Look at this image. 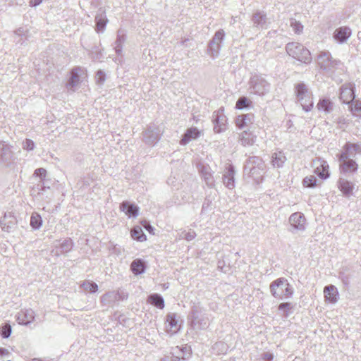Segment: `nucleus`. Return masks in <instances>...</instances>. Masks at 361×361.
Instances as JSON below:
<instances>
[{"label":"nucleus","mask_w":361,"mask_h":361,"mask_svg":"<svg viewBox=\"0 0 361 361\" xmlns=\"http://www.w3.org/2000/svg\"><path fill=\"white\" fill-rule=\"evenodd\" d=\"M273 297L278 299L290 298L293 289L285 278H279L272 281L269 286Z\"/></svg>","instance_id":"nucleus-1"},{"label":"nucleus","mask_w":361,"mask_h":361,"mask_svg":"<svg viewBox=\"0 0 361 361\" xmlns=\"http://www.w3.org/2000/svg\"><path fill=\"white\" fill-rule=\"evenodd\" d=\"M286 51L287 54L306 64H309L312 61V56L310 51L299 42H289L286 45Z\"/></svg>","instance_id":"nucleus-2"},{"label":"nucleus","mask_w":361,"mask_h":361,"mask_svg":"<svg viewBox=\"0 0 361 361\" xmlns=\"http://www.w3.org/2000/svg\"><path fill=\"white\" fill-rule=\"evenodd\" d=\"M295 93L302 109L307 112L311 111L314 105L313 95L307 86L303 82L296 84L295 85Z\"/></svg>","instance_id":"nucleus-3"},{"label":"nucleus","mask_w":361,"mask_h":361,"mask_svg":"<svg viewBox=\"0 0 361 361\" xmlns=\"http://www.w3.org/2000/svg\"><path fill=\"white\" fill-rule=\"evenodd\" d=\"M317 63L320 68L327 73H333L341 63L334 59L329 51H321L317 56Z\"/></svg>","instance_id":"nucleus-4"},{"label":"nucleus","mask_w":361,"mask_h":361,"mask_svg":"<svg viewBox=\"0 0 361 361\" xmlns=\"http://www.w3.org/2000/svg\"><path fill=\"white\" fill-rule=\"evenodd\" d=\"M251 92L258 95H264L270 89V84L259 75H252L249 81Z\"/></svg>","instance_id":"nucleus-5"},{"label":"nucleus","mask_w":361,"mask_h":361,"mask_svg":"<svg viewBox=\"0 0 361 361\" xmlns=\"http://www.w3.org/2000/svg\"><path fill=\"white\" fill-rule=\"evenodd\" d=\"M264 162L259 157L253 156L248 158L244 166V171L250 176L260 175L264 170Z\"/></svg>","instance_id":"nucleus-6"},{"label":"nucleus","mask_w":361,"mask_h":361,"mask_svg":"<svg viewBox=\"0 0 361 361\" xmlns=\"http://www.w3.org/2000/svg\"><path fill=\"white\" fill-rule=\"evenodd\" d=\"M224 37V30L220 29L215 32L212 39L209 42L207 51L213 59L219 56L221 49V43L223 42Z\"/></svg>","instance_id":"nucleus-7"},{"label":"nucleus","mask_w":361,"mask_h":361,"mask_svg":"<svg viewBox=\"0 0 361 361\" xmlns=\"http://www.w3.org/2000/svg\"><path fill=\"white\" fill-rule=\"evenodd\" d=\"M339 161V171L342 175H353L358 170V164L353 159H343L342 157H338Z\"/></svg>","instance_id":"nucleus-8"},{"label":"nucleus","mask_w":361,"mask_h":361,"mask_svg":"<svg viewBox=\"0 0 361 361\" xmlns=\"http://www.w3.org/2000/svg\"><path fill=\"white\" fill-rule=\"evenodd\" d=\"M356 154H361V142L353 143L347 142L343 147L342 151L337 154L343 159H355Z\"/></svg>","instance_id":"nucleus-9"},{"label":"nucleus","mask_w":361,"mask_h":361,"mask_svg":"<svg viewBox=\"0 0 361 361\" xmlns=\"http://www.w3.org/2000/svg\"><path fill=\"white\" fill-rule=\"evenodd\" d=\"M15 159V154L11 146L4 141H0V164L8 166Z\"/></svg>","instance_id":"nucleus-10"},{"label":"nucleus","mask_w":361,"mask_h":361,"mask_svg":"<svg viewBox=\"0 0 361 361\" xmlns=\"http://www.w3.org/2000/svg\"><path fill=\"white\" fill-rule=\"evenodd\" d=\"M355 99V85L352 83H345L340 87V99L348 106Z\"/></svg>","instance_id":"nucleus-11"},{"label":"nucleus","mask_w":361,"mask_h":361,"mask_svg":"<svg viewBox=\"0 0 361 361\" xmlns=\"http://www.w3.org/2000/svg\"><path fill=\"white\" fill-rule=\"evenodd\" d=\"M235 170L231 164H228L223 173L222 182L226 188L233 190L235 186Z\"/></svg>","instance_id":"nucleus-12"},{"label":"nucleus","mask_w":361,"mask_h":361,"mask_svg":"<svg viewBox=\"0 0 361 361\" xmlns=\"http://www.w3.org/2000/svg\"><path fill=\"white\" fill-rule=\"evenodd\" d=\"M223 110L214 111L212 116V121L214 123V131L216 133H221L226 130L227 118L223 114Z\"/></svg>","instance_id":"nucleus-13"},{"label":"nucleus","mask_w":361,"mask_h":361,"mask_svg":"<svg viewBox=\"0 0 361 361\" xmlns=\"http://www.w3.org/2000/svg\"><path fill=\"white\" fill-rule=\"evenodd\" d=\"M160 139V130L155 126H149L143 133V140L149 145H154Z\"/></svg>","instance_id":"nucleus-14"},{"label":"nucleus","mask_w":361,"mask_h":361,"mask_svg":"<svg viewBox=\"0 0 361 361\" xmlns=\"http://www.w3.org/2000/svg\"><path fill=\"white\" fill-rule=\"evenodd\" d=\"M252 21L254 27L258 29H267L271 24V21L267 18V14L262 11H257L253 13Z\"/></svg>","instance_id":"nucleus-15"},{"label":"nucleus","mask_w":361,"mask_h":361,"mask_svg":"<svg viewBox=\"0 0 361 361\" xmlns=\"http://www.w3.org/2000/svg\"><path fill=\"white\" fill-rule=\"evenodd\" d=\"M289 223L293 228L303 231L305 229L306 219L302 213L295 212L290 216Z\"/></svg>","instance_id":"nucleus-16"},{"label":"nucleus","mask_w":361,"mask_h":361,"mask_svg":"<svg viewBox=\"0 0 361 361\" xmlns=\"http://www.w3.org/2000/svg\"><path fill=\"white\" fill-rule=\"evenodd\" d=\"M17 220L11 212L5 213L0 220V226L3 231L11 232L16 226Z\"/></svg>","instance_id":"nucleus-17"},{"label":"nucleus","mask_w":361,"mask_h":361,"mask_svg":"<svg viewBox=\"0 0 361 361\" xmlns=\"http://www.w3.org/2000/svg\"><path fill=\"white\" fill-rule=\"evenodd\" d=\"M35 317V313L32 309L21 310L16 315V320L19 324L27 326L31 324Z\"/></svg>","instance_id":"nucleus-18"},{"label":"nucleus","mask_w":361,"mask_h":361,"mask_svg":"<svg viewBox=\"0 0 361 361\" xmlns=\"http://www.w3.org/2000/svg\"><path fill=\"white\" fill-rule=\"evenodd\" d=\"M351 29L348 26H342L336 28L334 32V39L339 44H343L351 36Z\"/></svg>","instance_id":"nucleus-19"},{"label":"nucleus","mask_w":361,"mask_h":361,"mask_svg":"<svg viewBox=\"0 0 361 361\" xmlns=\"http://www.w3.org/2000/svg\"><path fill=\"white\" fill-rule=\"evenodd\" d=\"M201 135V131L196 127H191L186 130L180 140L181 145H186L190 141L197 139Z\"/></svg>","instance_id":"nucleus-20"},{"label":"nucleus","mask_w":361,"mask_h":361,"mask_svg":"<svg viewBox=\"0 0 361 361\" xmlns=\"http://www.w3.org/2000/svg\"><path fill=\"white\" fill-rule=\"evenodd\" d=\"M319 111L324 112L325 114H330L334 108V103L329 97L320 98L316 106Z\"/></svg>","instance_id":"nucleus-21"},{"label":"nucleus","mask_w":361,"mask_h":361,"mask_svg":"<svg viewBox=\"0 0 361 361\" xmlns=\"http://www.w3.org/2000/svg\"><path fill=\"white\" fill-rule=\"evenodd\" d=\"M82 71L81 67L77 66L71 71V76L66 83V87L68 90H73L74 87L80 82V73Z\"/></svg>","instance_id":"nucleus-22"},{"label":"nucleus","mask_w":361,"mask_h":361,"mask_svg":"<svg viewBox=\"0 0 361 361\" xmlns=\"http://www.w3.org/2000/svg\"><path fill=\"white\" fill-rule=\"evenodd\" d=\"M255 120V116L253 114H245L237 116L235 119V124L238 128H243L248 127L252 124Z\"/></svg>","instance_id":"nucleus-23"},{"label":"nucleus","mask_w":361,"mask_h":361,"mask_svg":"<svg viewBox=\"0 0 361 361\" xmlns=\"http://www.w3.org/2000/svg\"><path fill=\"white\" fill-rule=\"evenodd\" d=\"M324 295L326 301L331 303H335L338 298V292L334 285H329L324 288Z\"/></svg>","instance_id":"nucleus-24"},{"label":"nucleus","mask_w":361,"mask_h":361,"mask_svg":"<svg viewBox=\"0 0 361 361\" xmlns=\"http://www.w3.org/2000/svg\"><path fill=\"white\" fill-rule=\"evenodd\" d=\"M256 137V135L250 130H245L239 134L238 141L243 146H252L255 143Z\"/></svg>","instance_id":"nucleus-25"},{"label":"nucleus","mask_w":361,"mask_h":361,"mask_svg":"<svg viewBox=\"0 0 361 361\" xmlns=\"http://www.w3.org/2000/svg\"><path fill=\"white\" fill-rule=\"evenodd\" d=\"M354 186L355 185L353 183L344 178H340L338 180V187L345 196H350L352 195Z\"/></svg>","instance_id":"nucleus-26"},{"label":"nucleus","mask_w":361,"mask_h":361,"mask_svg":"<svg viewBox=\"0 0 361 361\" xmlns=\"http://www.w3.org/2000/svg\"><path fill=\"white\" fill-rule=\"evenodd\" d=\"M319 165L317 166L314 173L322 179H327L330 176L329 166L326 161L319 160Z\"/></svg>","instance_id":"nucleus-27"},{"label":"nucleus","mask_w":361,"mask_h":361,"mask_svg":"<svg viewBox=\"0 0 361 361\" xmlns=\"http://www.w3.org/2000/svg\"><path fill=\"white\" fill-rule=\"evenodd\" d=\"M200 174L202 178L204 180L206 185L210 188H213L215 185V181L213 177V174L211 172L210 168L208 166H202L200 169Z\"/></svg>","instance_id":"nucleus-28"},{"label":"nucleus","mask_w":361,"mask_h":361,"mask_svg":"<svg viewBox=\"0 0 361 361\" xmlns=\"http://www.w3.org/2000/svg\"><path fill=\"white\" fill-rule=\"evenodd\" d=\"M120 209L129 217H135L138 214V207L127 201H124L120 204Z\"/></svg>","instance_id":"nucleus-29"},{"label":"nucleus","mask_w":361,"mask_h":361,"mask_svg":"<svg viewBox=\"0 0 361 361\" xmlns=\"http://www.w3.org/2000/svg\"><path fill=\"white\" fill-rule=\"evenodd\" d=\"M116 301L115 291H109L100 298V302L103 306L113 307Z\"/></svg>","instance_id":"nucleus-30"},{"label":"nucleus","mask_w":361,"mask_h":361,"mask_svg":"<svg viewBox=\"0 0 361 361\" xmlns=\"http://www.w3.org/2000/svg\"><path fill=\"white\" fill-rule=\"evenodd\" d=\"M130 269L135 275L143 274L146 269L145 262L141 259L133 260L130 265Z\"/></svg>","instance_id":"nucleus-31"},{"label":"nucleus","mask_w":361,"mask_h":361,"mask_svg":"<svg viewBox=\"0 0 361 361\" xmlns=\"http://www.w3.org/2000/svg\"><path fill=\"white\" fill-rule=\"evenodd\" d=\"M147 302L161 310L165 306L164 298L158 293L150 294L147 298Z\"/></svg>","instance_id":"nucleus-32"},{"label":"nucleus","mask_w":361,"mask_h":361,"mask_svg":"<svg viewBox=\"0 0 361 361\" xmlns=\"http://www.w3.org/2000/svg\"><path fill=\"white\" fill-rule=\"evenodd\" d=\"M95 22H96V30L99 32H103L104 30L108 20L106 18V14L104 11H102L98 13L95 16Z\"/></svg>","instance_id":"nucleus-33"},{"label":"nucleus","mask_w":361,"mask_h":361,"mask_svg":"<svg viewBox=\"0 0 361 361\" xmlns=\"http://www.w3.org/2000/svg\"><path fill=\"white\" fill-rule=\"evenodd\" d=\"M126 39V36L124 31L122 30H118L117 32V37L114 47V49L118 55H121L122 53L123 44L125 42Z\"/></svg>","instance_id":"nucleus-34"},{"label":"nucleus","mask_w":361,"mask_h":361,"mask_svg":"<svg viewBox=\"0 0 361 361\" xmlns=\"http://www.w3.org/2000/svg\"><path fill=\"white\" fill-rule=\"evenodd\" d=\"M286 161V157L283 152L279 151L274 152L271 156V162L275 167H281Z\"/></svg>","instance_id":"nucleus-35"},{"label":"nucleus","mask_w":361,"mask_h":361,"mask_svg":"<svg viewBox=\"0 0 361 361\" xmlns=\"http://www.w3.org/2000/svg\"><path fill=\"white\" fill-rule=\"evenodd\" d=\"M166 322L170 327V331L172 333H176L179 330L178 320L176 318L175 313H169L166 315Z\"/></svg>","instance_id":"nucleus-36"},{"label":"nucleus","mask_w":361,"mask_h":361,"mask_svg":"<svg viewBox=\"0 0 361 361\" xmlns=\"http://www.w3.org/2000/svg\"><path fill=\"white\" fill-rule=\"evenodd\" d=\"M73 247V242L71 239H65L59 246H56V255L69 252Z\"/></svg>","instance_id":"nucleus-37"},{"label":"nucleus","mask_w":361,"mask_h":361,"mask_svg":"<svg viewBox=\"0 0 361 361\" xmlns=\"http://www.w3.org/2000/svg\"><path fill=\"white\" fill-rule=\"evenodd\" d=\"M130 234L133 239L140 242L145 241L147 239L142 228L139 226H134L131 229Z\"/></svg>","instance_id":"nucleus-38"},{"label":"nucleus","mask_w":361,"mask_h":361,"mask_svg":"<svg viewBox=\"0 0 361 361\" xmlns=\"http://www.w3.org/2000/svg\"><path fill=\"white\" fill-rule=\"evenodd\" d=\"M30 226L34 230H38L42 225V219L37 212H33L30 216Z\"/></svg>","instance_id":"nucleus-39"},{"label":"nucleus","mask_w":361,"mask_h":361,"mask_svg":"<svg viewBox=\"0 0 361 361\" xmlns=\"http://www.w3.org/2000/svg\"><path fill=\"white\" fill-rule=\"evenodd\" d=\"M81 287L85 292L94 293L98 290L97 284L92 281H85L81 284Z\"/></svg>","instance_id":"nucleus-40"},{"label":"nucleus","mask_w":361,"mask_h":361,"mask_svg":"<svg viewBox=\"0 0 361 361\" xmlns=\"http://www.w3.org/2000/svg\"><path fill=\"white\" fill-rule=\"evenodd\" d=\"M252 104V102L248 99L246 97H240L236 102L235 107L238 109H243L250 108Z\"/></svg>","instance_id":"nucleus-41"},{"label":"nucleus","mask_w":361,"mask_h":361,"mask_svg":"<svg viewBox=\"0 0 361 361\" xmlns=\"http://www.w3.org/2000/svg\"><path fill=\"white\" fill-rule=\"evenodd\" d=\"M212 349L218 355L225 354L228 350V345L223 341L216 342Z\"/></svg>","instance_id":"nucleus-42"},{"label":"nucleus","mask_w":361,"mask_h":361,"mask_svg":"<svg viewBox=\"0 0 361 361\" xmlns=\"http://www.w3.org/2000/svg\"><path fill=\"white\" fill-rule=\"evenodd\" d=\"M12 332V327L9 323H4L0 327V335L3 338H8Z\"/></svg>","instance_id":"nucleus-43"},{"label":"nucleus","mask_w":361,"mask_h":361,"mask_svg":"<svg viewBox=\"0 0 361 361\" xmlns=\"http://www.w3.org/2000/svg\"><path fill=\"white\" fill-rule=\"evenodd\" d=\"M317 177L312 175L305 177L302 180V183L305 187L314 188L317 185Z\"/></svg>","instance_id":"nucleus-44"},{"label":"nucleus","mask_w":361,"mask_h":361,"mask_svg":"<svg viewBox=\"0 0 361 361\" xmlns=\"http://www.w3.org/2000/svg\"><path fill=\"white\" fill-rule=\"evenodd\" d=\"M290 25L295 34L300 35L302 32L303 25L300 22L297 21L295 18H290Z\"/></svg>","instance_id":"nucleus-45"},{"label":"nucleus","mask_w":361,"mask_h":361,"mask_svg":"<svg viewBox=\"0 0 361 361\" xmlns=\"http://www.w3.org/2000/svg\"><path fill=\"white\" fill-rule=\"evenodd\" d=\"M292 308L291 303L290 302H282L279 304L278 309L279 310L283 311V315L287 317L289 314V310Z\"/></svg>","instance_id":"nucleus-46"},{"label":"nucleus","mask_w":361,"mask_h":361,"mask_svg":"<svg viewBox=\"0 0 361 361\" xmlns=\"http://www.w3.org/2000/svg\"><path fill=\"white\" fill-rule=\"evenodd\" d=\"M349 108L352 111L361 114V101L355 99L354 101L349 105Z\"/></svg>","instance_id":"nucleus-47"},{"label":"nucleus","mask_w":361,"mask_h":361,"mask_svg":"<svg viewBox=\"0 0 361 361\" xmlns=\"http://www.w3.org/2000/svg\"><path fill=\"white\" fill-rule=\"evenodd\" d=\"M180 236L188 241H190L196 237V233L192 230H190L188 232L184 231L180 233Z\"/></svg>","instance_id":"nucleus-48"},{"label":"nucleus","mask_w":361,"mask_h":361,"mask_svg":"<svg viewBox=\"0 0 361 361\" xmlns=\"http://www.w3.org/2000/svg\"><path fill=\"white\" fill-rule=\"evenodd\" d=\"M95 80H96V82L98 85H103L106 80L105 73L102 70L97 71L96 73V75H95Z\"/></svg>","instance_id":"nucleus-49"},{"label":"nucleus","mask_w":361,"mask_h":361,"mask_svg":"<svg viewBox=\"0 0 361 361\" xmlns=\"http://www.w3.org/2000/svg\"><path fill=\"white\" fill-rule=\"evenodd\" d=\"M214 200V197H212L210 195L205 197L204 202L202 204V212H205L211 206L212 202Z\"/></svg>","instance_id":"nucleus-50"},{"label":"nucleus","mask_w":361,"mask_h":361,"mask_svg":"<svg viewBox=\"0 0 361 361\" xmlns=\"http://www.w3.org/2000/svg\"><path fill=\"white\" fill-rule=\"evenodd\" d=\"M35 142L30 139H25L23 142V148L27 151H31L35 149Z\"/></svg>","instance_id":"nucleus-51"},{"label":"nucleus","mask_w":361,"mask_h":361,"mask_svg":"<svg viewBox=\"0 0 361 361\" xmlns=\"http://www.w3.org/2000/svg\"><path fill=\"white\" fill-rule=\"evenodd\" d=\"M116 300L117 301H123L126 300L128 298V294L125 292L123 290L119 289L117 291H115Z\"/></svg>","instance_id":"nucleus-52"},{"label":"nucleus","mask_w":361,"mask_h":361,"mask_svg":"<svg viewBox=\"0 0 361 361\" xmlns=\"http://www.w3.org/2000/svg\"><path fill=\"white\" fill-rule=\"evenodd\" d=\"M47 175V170L44 168H38L34 172V176L39 177L42 181Z\"/></svg>","instance_id":"nucleus-53"},{"label":"nucleus","mask_w":361,"mask_h":361,"mask_svg":"<svg viewBox=\"0 0 361 361\" xmlns=\"http://www.w3.org/2000/svg\"><path fill=\"white\" fill-rule=\"evenodd\" d=\"M141 224L146 231H147L150 233H153L154 228L153 226H152L149 221L146 220L142 221Z\"/></svg>","instance_id":"nucleus-54"},{"label":"nucleus","mask_w":361,"mask_h":361,"mask_svg":"<svg viewBox=\"0 0 361 361\" xmlns=\"http://www.w3.org/2000/svg\"><path fill=\"white\" fill-rule=\"evenodd\" d=\"M346 118L344 116H340L336 120V123L338 125L340 128H343V126L346 123Z\"/></svg>","instance_id":"nucleus-55"},{"label":"nucleus","mask_w":361,"mask_h":361,"mask_svg":"<svg viewBox=\"0 0 361 361\" xmlns=\"http://www.w3.org/2000/svg\"><path fill=\"white\" fill-rule=\"evenodd\" d=\"M181 351H182V353L183 355H181V357H176V358L178 359H183V360H185L187 357H188V356L190 355V353H189V350L187 349L186 347H183L181 349Z\"/></svg>","instance_id":"nucleus-56"},{"label":"nucleus","mask_w":361,"mask_h":361,"mask_svg":"<svg viewBox=\"0 0 361 361\" xmlns=\"http://www.w3.org/2000/svg\"><path fill=\"white\" fill-rule=\"evenodd\" d=\"M262 358L264 361H271L273 360V358H274V355H273L272 353L267 352V353H264L262 355Z\"/></svg>","instance_id":"nucleus-57"},{"label":"nucleus","mask_w":361,"mask_h":361,"mask_svg":"<svg viewBox=\"0 0 361 361\" xmlns=\"http://www.w3.org/2000/svg\"><path fill=\"white\" fill-rule=\"evenodd\" d=\"M42 0H30V6H37L41 4Z\"/></svg>","instance_id":"nucleus-58"},{"label":"nucleus","mask_w":361,"mask_h":361,"mask_svg":"<svg viewBox=\"0 0 361 361\" xmlns=\"http://www.w3.org/2000/svg\"><path fill=\"white\" fill-rule=\"evenodd\" d=\"M192 322L195 324L198 323L199 322L198 317L196 315V312L194 310H192Z\"/></svg>","instance_id":"nucleus-59"},{"label":"nucleus","mask_w":361,"mask_h":361,"mask_svg":"<svg viewBox=\"0 0 361 361\" xmlns=\"http://www.w3.org/2000/svg\"><path fill=\"white\" fill-rule=\"evenodd\" d=\"M9 352L7 349L4 348H0V356H4L6 355H8Z\"/></svg>","instance_id":"nucleus-60"},{"label":"nucleus","mask_w":361,"mask_h":361,"mask_svg":"<svg viewBox=\"0 0 361 361\" xmlns=\"http://www.w3.org/2000/svg\"><path fill=\"white\" fill-rule=\"evenodd\" d=\"M23 32V28H19L15 31V33L18 35H21Z\"/></svg>","instance_id":"nucleus-61"},{"label":"nucleus","mask_w":361,"mask_h":361,"mask_svg":"<svg viewBox=\"0 0 361 361\" xmlns=\"http://www.w3.org/2000/svg\"><path fill=\"white\" fill-rule=\"evenodd\" d=\"M33 361H52V360H41V359H37V358H35L33 360Z\"/></svg>","instance_id":"nucleus-62"},{"label":"nucleus","mask_w":361,"mask_h":361,"mask_svg":"<svg viewBox=\"0 0 361 361\" xmlns=\"http://www.w3.org/2000/svg\"><path fill=\"white\" fill-rule=\"evenodd\" d=\"M275 32H276V31L269 32L268 35L271 36L272 33H275Z\"/></svg>","instance_id":"nucleus-63"},{"label":"nucleus","mask_w":361,"mask_h":361,"mask_svg":"<svg viewBox=\"0 0 361 361\" xmlns=\"http://www.w3.org/2000/svg\"><path fill=\"white\" fill-rule=\"evenodd\" d=\"M207 326V322H204V326H203V328L206 327Z\"/></svg>","instance_id":"nucleus-64"}]
</instances>
